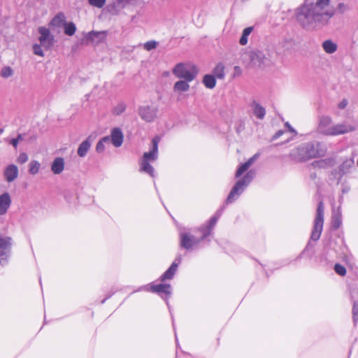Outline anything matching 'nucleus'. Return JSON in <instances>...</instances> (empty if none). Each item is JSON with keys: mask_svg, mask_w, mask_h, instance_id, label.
Instances as JSON below:
<instances>
[{"mask_svg": "<svg viewBox=\"0 0 358 358\" xmlns=\"http://www.w3.org/2000/svg\"><path fill=\"white\" fill-rule=\"evenodd\" d=\"M329 4L330 0H304L296 10V19L305 29H320L329 24L336 12L344 14L350 9L348 4L340 2L336 10H329Z\"/></svg>", "mask_w": 358, "mask_h": 358, "instance_id": "nucleus-1", "label": "nucleus"}, {"mask_svg": "<svg viewBox=\"0 0 358 358\" xmlns=\"http://www.w3.org/2000/svg\"><path fill=\"white\" fill-rule=\"evenodd\" d=\"M327 149L320 142H308L299 145L289 153V158L295 163L324 156Z\"/></svg>", "mask_w": 358, "mask_h": 358, "instance_id": "nucleus-2", "label": "nucleus"}, {"mask_svg": "<svg viewBox=\"0 0 358 358\" xmlns=\"http://www.w3.org/2000/svg\"><path fill=\"white\" fill-rule=\"evenodd\" d=\"M197 230L201 233V236L199 238L196 237L189 230L183 229L180 231L179 243L180 248L189 251L193 250L202 241H206L208 243L210 242V239L208 237L212 234L203 224Z\"/></svg>", "mask_w": 358, "mask_h": 358, "instance_id": "nucleus-3", "label": "nucleus"}, {"mask_svg": "<svg viewBox=\"0 0 358 358\" xmlns=\"http://www.w3.org/2000/svg\"><path fill=\"white\" fill-rule=\"evenodd\" d=\"M159 141V136L153 138L151 150L143 154V158L140 162V171L148 173L152 178L155 177V169L150 162H155L158 158V144Z\"/></svg>", "mask_w": 358, "mask_h": 358, "instance_id": "nucleus-4", "label": "nucleus"}, {"mask_svg": "<svg viewBox=\"0 0 358 358\" xmlns=\"http://www.w3.org/2000/svg\"><path fill=\"white\" fill-rule=\"evenodd\" d=\"M256 172L255 170L248 171L246 174L241 179H239L231 189L229 195L227 196L225 203L226 204H231L234 203L245 191L246 187L252 181Z\"/></svg>", "mask_w": 358, "mask_h": 358, "instance_id": "nucleus-5", "label": "nucleus"}, {"mask_svg": "<svg viewBox=\"0 0 358 358\" xmlns=\"http://www.w3.org/2000/svg\"><path fill=\"white\" fill-rule=\"evenodd\" d=\"M172 72L176 78L186 80L187 81L194 80L198 73L195 66L184 63L176 64L173 69Z\"/></svg>", "mask_w": 358, "mask_h": 358, "instance_id": "nucleus-6", "label": "nucleus"}, {"mask_svg": "<svg viewBox=\"0 0 358 358\" xmlns=\"http://www.w3.org/2000/svg\"><path fill=\"white\" fill-rule=\"evenodd\" d=\"M324 224V206L323 202L318 203L316 215L314 220V225L310 235V240L317 241L320 238Z\"/></svg>", "mask_w": 358, "mask_h": 358, "instance_id": "nucleus-7", "label": "nucleus"}, {"mask_svg": "<svg viewBox=\"0 0 358 358\" xmlns=\"http://www.w3.org/2000/svg\"><path fill=\"white\" fill-rule=\"evenodd\" d=\"M13 241L10 237H0V264L5 265L10 255Z\"/></svg>", "mask_w": 358, "mask_h": 358, "instance_id": "nucleus-8", "label": "nucleus"}, {"mask_svg": "<svg viewBox=\"0 0 358 358\" xmlns=\"http://www.w3.org/2000/svg\"><path fill=\"white\" fill-rule=\"evenodd\" d=\"M38 41L45 50H50L55 43V36L50 33L49 29L45 27H39L38 29Z\"/></svg>", "mask_w": 358, "mask_h": 358, "instance_id": "nucleus-9", "label": "nucleus"}, {"mask_svg": "<svg viewBox=\"0 0 358 358\" xmlns=\"http://www.w3.org/2000/svg\"><path fill=\"white\" fill-rule=\"evenodd\" d=\"M141 291H146V292H152L153 293H158V294H165L167 296H170L171 294V286L170 284H158V285H147L139 287L136 292H141ZM135 292V291L134 292Z\"/></svg>", "mask_w": 358, "mask_h": 358, "instance_id": "nucleus-10", "label": "nucleus"}, {"mask_svg": "<svg viewBox=\"0 0 358 358\" xmlns=\"http://www.w3.org/2000/svg\"><path fill=\"white\" fill-rule=\"evenodd\" d=\"M158 109L149 106H140L138 108V114L142 120L145 122H151L157 117Z\"/></svg>", "mask_w": 358, "mask_h": 358, "instance_id": "nucleus-11", "label": "nucleus"}, {"mask_svg": "<svg viewBox=\"0 0 358 358\" xmlns=\"http://www.w3.org/2000/svg\"><path fill=\"white\" fill-rule=\"evenodd\" d=\"M181 262L182 257L180 255H179L176 257L169 268L160 276L159 280L162 282H164L167 280H172L177 271L178 265L181 263Z\"/></svg>", "mask_w": 358, "mask_h": 358, "instance_id": "nucleus-12", "label": "nucleus"}, {"mask_svg": "<svg viewBox=\"0 0 358 358\" xmlns=\"http://www.w3.org/2000/svg\"><path fill=\"white\" fill-rule=\"evenodd\" d=\"M332 125V118L329 115H321L318 120L317 131L321 134L329 136Z\"/></svg>", "mask_w": 358, "mask_h": 358, "instance_id": "nucleus-13", "label": "nucleus"}, {"mask_svg": "<svg viewBox=\"0 0 358 358\" xmlns=\"http://www.w3.org/2000/svg\"><path fill=\"white\" fill-rule=\"evenodd\" d=\"M355 130V127L352 125L348 124L345 122H342L336 124H333L329 136H335L345 134Z\"/></svg>", "mask_w": 358, "mask_h": 358, "instance_id": "nucleus-14", "label": "nucleus"}, {"mask_svg": "<svg viewBox=\"0 0 358 358\" xmlns=\"http://www.w3.org/2000/svg\"><path fill=\"white\" fill-rule=\"evenodd\" d=\"M110 142L115 147L119 148L122 145L124 140V135L122 130L115 127L113 128L110 131Z\"/></svg>", "mask_w": 358, "mask_h": 358, "instance_id": "nucleus-15", "label": "nucleus"}, {"mask_svg": "<svg viewBox=\"0 0 358 358\" xmlns=\"http://www.w3.org/2000/svg\"><path fill=\"white\" fill-rule=\"evenodd\" d=\"M11 203V197L8 192H4L0 195V215L6 214Z\"/></svg>", "mask_w": 358, "mask_h": 358, "instance_id": "nucleus-16", "label": "nucleus"}, {"mask_svg": "<svg viewBox=\"0 0 358 358\" xmlns=\"http://www.w3.org/2000/svg\"><path fill=\"white\" fill-rule=\"evenodd\" d=\"M3 176L8 182H13L18 176V168L15 164H10L6 167Z\"/></svg>", "mask_w": 358, "mask_h": 358, "instance_id": "nucleus-17", "label": "nucleus"}, {"mask_svg": "<svg viewBox=\"0 0 358 358\" xmlns=\"http://www.w3.org/2000/svg\"><path fill=\"white\" fill-rule=\"evenodd\" d=\"M355 167V161L353 158L345 159L338 167V173L340 175L339 180L342 177L350 172V170Z\"/></svg>", "mask_w": 358, "mask_h": 358, "instance_id": "nucleus-18", "label": "nucleus"}, {"mask_svg": "<svg viewBox=\"0 0 358 358\" xmlns=\"http://www.w3.org/2000/svg\"><path fill=\"white\" fill-rule=\"evenodd\" d=\"M224 210V206L221 207L206 223L203 224L211 234H213V229Z\"/></svg>", "mask_w": 358, "mask_h": 358, "instance_id": "nucleus-19", "label": "nucleus"}, {"mask_svg": "<svg viewBox=\"0 0 358 358\" xmlns=\"http://www.w3.org/2000/svg\"><path fill=\"white\" fill-rule=\"evenodd\" d=\"M224 210V206L221 207L206 223L203 224L211 234H213V229Z\"/></svg>", "mask_w": 358, "mask_h": 358, "instance_id": "nucleus-20", "label": "nucleus"}, {"mask_svg": "<svg viewBox=\"0 0 358 358\" xmlns=\"http://www.w3.org/2000/svg\"><path fill=\"white\" fill-rule=\"evenodd\" d=\"M93 138L92 136H89L84 141H83L78 148V155L80 157H84L87 155L89 150L91 148Z\"/></svg>", "mask_w": 358, "mask_h": 358, "instance_id": "nucleus-21", "label": "nucleus"}, {"mask_svg": "<svg viewBox=\"0 0 358 358\" xmlns=\"http://www.w3.org/2000/svg\"><path fill=\"white\" fill-rule=\"evenodd\" d=\"M250 108L252 110L253 115L258 119L262 120L264 118L266 115V109L261 106L256 101H253L250 103Z\"/></svg>", "mask_w": 358, "mask_h": 358, "instance_id": "nucleus-22", "label": "nucleus"}, {"mask_svg": "<svg viewBox=\"0 0 358 358\" xmlns=\"http://www.w3.org/2000/svg\"><path fill=\"white\" fill-rule=\"evenodd\" d=\"M259 155L255 154L252 157H250L246 162L240 165L236 170V178H239L244 172H245L249 167L254 163L256 159L258 157Z\"/></svg>", "mask_w": 358, "mask_h": 358, "instance_id": "nucleus-23", "label": "nucleus"}, {"mask_svg": "<svg viewBox=\"0 0 358 358\" xmlns=\"http://www.w3.org/2000/svg\"><path fill=\"white\" fill-rule=\"evenodd\" d=\"M64 169V159L62 157H56L52 164L51 171L54 174H60Z\"/></svg>", "mask_w": 358, "mask_h": 358, "instance_id": "nucleus-24", "label": "nucleus"}, {"mask_svg": "<svg viewBox=\"0 0 358 358\" xmlns=\"http://www.w3.org/2000/svg\"><path fill=\"white\" fill-rule=\"evenodd\" d=\"M66 22V18L63 13H57L50 21V25L54 27H64Z\"/></svg>", "mask_w": 358, "mask_h": 358, "instance_id": "nucleus-25", "label": "nucleus"}, {"mask_svg": "<svg viewBox=\"0 0 358 358\" xmlns=\"http://www.w3.org/2000/svg\"><path fill=\"white\" fill-rule=\"evenodd\" d=\"M291 46V42L288 40H282L279 41L275 46V52L280 55H285Z\"/></svg>", "mask_w": 358, "mask_h": 358, "instance_id": "nucleus-26", "label": "nucleus"}, {"mask_svg": "<svg viewBox=\"0 0 358 358\" xmlns=\"http://www.w3.org/2000/svg\"><path fill=\"white\" fill-rule=\"evenodd\" d=\"M342 224V215L340 208L333 212L331 217V227L334 229H338Z\"/></svg>", "mask_w": 358, "mask_h": 358, "instance_id": "nucleus-27", "label": "nucleus"}, {"mask_svg": "<svg viewBox=\"0 0 358 358\" xmlns=\"http://www.w3.org/2000/svg\"><path fill=\"white\" fill-rule=\"evenodd\" d=\"M191 81H187L186 80H180L175 83L173 85V91L176 92H185L189 90V83Z\"/></svg>", "mask_w": 358, "mask_h": 358, "instance_id": "nucleus-28", "label": "nucleus"}, {"mask_svg": "<svg viewBox=\"0 0 358 358\" xmlns=\"http://www.w3.org/2000/svg\"><path fill=\"white\" fill-rule=\"evenodd\" d=\"M203 83L208 89H213L216 85V78L212 74H206L203 78Z\"/></svg>", "mask_w": 358, "mask_h": 358, "instance_id": "nucleus-29", "label": "nucleus"}, {"mask_svg": "<svg viewBox=\"0 0 358 358\" xmlns=\"http://www.w3.org/2000/svg\"><path fill=\"white\" fill-rule=\"evenodd\" d=\"M324 50L328 54H332L337 50V45L331 40H326L322 43Z\"/></svg>", "mask_w": 358, "mask_h": 358, "instance_id": "nucleus-30", "label": "nucleus"}, {"mask_svg": "<svg viewBox=\"0 0 358 358\" xmlns=\"http://www.w3.org/2000/svg\"><path fill=\"white\" fill-rule=\"evenodd\" d=\"M253 30V27H246L243 29V33H242V36L239 40V43L241 45H245L247 44L248 43V36L252 33Z\"/></svg>", "mask_w": 358, "mask_h": 358, "instance_id": "nucleus-31", "label": "nucleus"}, {"mask_svg": "<svg viewBox=\"0 0 358 358\" xmlns=\"http://www.w3.org/2000/svg\"><path fill=\"white\" fill-rule=\"evenodd\" d=\"M64 34L67 36H71L76 31V24L73 22H66L64 26Z\"/></svg>", "mask_w": 358, "mask_h": 358, "instance_id": "nucleus-32", "label": "nucleus"}, {"mask_svg": "<svg viewBox=\"0 0 358 358\" xmlns=\"http://www.w3.org/2000/svg\"><path fill=\"white\" fill-rule=\"evenodd\" d=\"M109 142H110V136H106L101 138L96 143V151L99 153L103 152V150H105L104 144L108 143Z\"/></svg>", "mask_w": 358, "mask_h": 358, "instance_id": "nucleus-33", "label": "nucleus"}, {"mask_svg": "<svg viewBox=\"0 0 358 358\" xmlns=\"http://www.w3.org/2000/svg\"><path fill=\"white\" fill-rule=\"evenodd\" d=\"M224 66L222 64L219 63L215 66L213 69L214 76L217 78L222 79L224 77Z\"/></svg>", "mask_w": 358, "mask_h": 358, "instance_id": "nucleus-34", "label": "nucleus"}, {"mask_svg": "<svg viewBox=\"0 0 358 358\" xmlns=\"http://www.w3.org/2000/svg\"><path fill=\"white\" fill-rule=\"evenodd\" d=\"M41 164L38 161L33 160L29 163V172L31 175H36L38 173Z\"/></svg>", "mask_w": 358, "mask_h": 358, "instance_id": "nucleus-35", "label": "nucleus"}, {"mask_svg": "<svg viewBox=\"0 0 358 358\" xmlns=\"http://www.w3.org/2000/svg\"><path fill=\"white\" fill-rule=\"evenodd\" d=\"M103 33H104L103 31H90L87 34V35L85 36V39L87 41H94L95 38H99V36L100 35H101Z\"/></svg>", "mask_w": 358, "mask_h": 358, "instance_id": "nucleus-36", "label": "nucleus"}, {"mask_svg": "<svg viewBox=\"0 0 358 358\" xmlns=\"http://www.w3.org/2000/svg\"><path fill=\"white\" fill-rule=\"evenodd\" d=\"M126 109V105L124 102L119 103L113 110L114 115H120L122 114Z\"/></svg>", "mask_w": 358, "mask_h": 358, "instance_id": "nucleus-37", "label": "nucleus"}, {"mask_svg": "<svg viewBox=\"0 0 358 358\" xmlns=\"http://www.w3.org/2000/svg\"><path fill=\"white\" fill-rule=\"evenodd\" d=\"M264 56L262 52H258L257 53H254L252 55V60L255 64L256 61L258 62V64L261 65V64L264 63Z\"/></svg>", "mask_w": 358, "mask_h": 358, "instance_id": "nucleus-38", "label": "nucleus"}, {"mask_svg": "<svg viewBox=\"0 0 358 358\" xmlns=\"http://www.w3.org/2000/svg\"><path fill=\"white\" fill-rule=\"evenodd\" d=\"M334 271L341 276H344L346 274V268L340 264H336L334 265Z\"/></svg>", "mask_w": 358, "mask_h": 358, "instance_id": "nucleus-39", "label": "nucleus"}, {"mask_svg": "<svg viewBox=\"0 0 358 358\" xmlns=\"http://www.w3.org/2000/svg\"><path fill=\"white\" fill-rule=\"evenodd\" d=\"M13 74V71L10 66L3 67L1 69V75L4 78H8Z\"/></svg>", "mask_w": 358, "mask_h": 358, "instance_id": "nucleus-40", "label": "nucleus"}, {"mask_svg": "<svg viewBox=\"0 0 358 358\" xmlns=\"http://www.w3.org/2000/svg\"><path fill=\"white\" fill-rule=\"evenodd\" d=\"M88 3L90 6L101 8L106 3V0H88Z\"/></svg>", "mask_w": 358, "mask_h": 358, "instance_id": "nucleus-41", "label": "nucleus"}, {"mask_svg": "<svg viewBox=\"0 0 358 358\" xmlns=\"http://www.w3.org/2000/svg\"><path fill=\"white\" fill-rule=\"evenodd\" d=\"M42 48H43V46L41 45V43L40 44H37V43L34 44L33 45V52H34V53L36 55L43 57L44 56V53H43Z\"/></svg>", "mask_w": 358, "mask_h": 358, "instance_id": "nucleus-42", "label": "nucleus"}, {"mask_svg": "<svg viewBox=\"0 0 358 358\" xmlns=\"http://www.w3.org/2000/svg\"><path fill=\"white\" fill-rule=\"evenodd\" d=\"M28 159H29V157L26 152H20L16 159V162L18 164H23L28 161Z\"/></svg>", "mask_w": 358, "mask_h": 358, "instance_id": "nucleus-43", "label": "nucleus"}, {"mask_svg": "<svg viewBox=\"0 0 358 358\" xmlns=\"http://www.w3.org/2000/svg\"><path fill=\"white\" fill-rule=\"evenodd\" d=\"M157 43L156 41H149L144 44V48L148 51H150L155 49L157 47Z\"/></svg>", "mask_w": 358, "mask_h": 358, "instance_id": "nucleus-44", "label": "nucleus"}, {"mask_svg": "<svg viewBox=\"0 0 358 358\" xmlns=\"http://www.w3.org/2000/svg\"><path fill=\"white\" fill-rule=\"evenodd\" d=\"M341 254L343 255V257H347L348 253V248L345 243L344 239H341Z\"/></svg>", "mask_w": 358, "mask_h": 358, "instance_id": "nucleus-45", "label": "nucleus"}, {"mask_svg": "<svg viewBox=\"0 0 358 358\" xmlns=\"http://www.w3.org/2000/svg\"><path fill=\"white\" fill-rule=\"evenodd\" d=\"M353 321L356 323L358 321V304L354 303L352 308Z\"/></svg>", "mask_w": 358, "mask_h": 358, "instance_id": "nucleus-46", "label": "nucleus"}, {"mask_svg": "<svg viewBox=\"0 0 358 358\" xmlns=\"http://www.w3.org/2000/svg\"><path fill=\"white\" fill-rule=\"evenodd\" d=\"M348 102L346 99H343L339 103H338V108L340 109H344L347 105H348Z\"/></svg>", "mask_w": 358, "mask_h": 358, "instance_id": "nucleus-47", "label": "nucleus"}, {"mask_svg": "<svg viewBox=\"0 0 358 358\" xmlns=\"http://www.w3.org/2000/svg\"><path fill=\"white\" fill-rule=\"evenodd\" d=\"M284 134L283 130H278L273 136V139L275 140L280 138Z\"/></svg>", "mask_w": 358, "mask_h": 358, "instance_id": "nucleus-48", "label": "nucleus"}, {"mask_svg": "<svg viewBox=\"0 0 358 358\" xmlns=\"http://www.w3.org/2000/svg\"><path fill=\"white\" fill-rule=\"evenodd\" d=\"M19 141L15 138H11L10 141V144H11L15 148H17L18 145Z\"/></svg>", "mask_w": 358, "mask_h": 358, "instance_id": "nucleus-49", "label": "nucleus"}, {"mask_svg": "<svg viewBox=\"0 0 358 358\" xmlns=\"http://www.w3.org/2000/svg\"><path fill=\"white\" fill-rule=\"evenodd\" d=\"M285 127L288 128L289 131L296 134V131L292 127V126L288 122H286L285 124Z\"/></svg>", "mask_w": 358, "mask_h": 358, "instance_id": "nucleus-50", "label": "nucleus"}, {"mask_svg": "<svg viewBox=\"0 0 358 358\" xmlns=\"http://www.w3.org/2000/svg\"><path fill=\"white\" fill-rule=\"evenodd\" d=\"M19 142L22 141L24 140V134H19L15 138Z\"/></svg>", "mask_w": 358, "mask_h": 358, "instance_id": "nucleus-51", "label": "nucleus"}, {"mask_svg": "<svg viewBox=\"0 0 358 358\" xmlns=\"http://www.w3.org/2000/svg\"><path fill=\"white\" fill-rule=\"evenodd\" d=\"M112 294L108 295L104 299H103L101 302V303H103L108 299H109L111 296Z\"/></svg>", "mask_w": 358, "mask_h": 358, "instance_id": "nucleus-52", "label": "nucleus"}, {"mask_svg": "<svg viewBox=\"0 0 358 358\" xmlns=\"http://www.w3.org/2000/svg\"><path fill=\"white\" fill-rule=\"evenodd\" d=\"M349 189H350V188H349V187L343 188V189H342V192H343V194H344V193H347V192L349 191Z\"/></svg>", "mask_w": 358, "mask_h": 358, "instance_id": "nucleus-53", "label": "nucleus"}, {"mask_svg": "<svg viewBox=\"0 0 358 358\" xmlns=\"http://www.w3.org/2000/svg\"><path fill=\"white\" fill-rule=\"evenodd\" d=\"M310 243L309 242V243L307 244V245H306V248L304 249V250L303 251V252L301 253V255H302V254H303L306 250H307L308 249V248H309V246H310Z\"/></svg>", "mask_w": 358, "mask_h": 358, "instance_id": "nucleus-54", "label": "nucleus"}, {"mask_svg": "<svg viewBox=\"0 0 358 358\" xmlns=\"http://www.w3.org/2000/svg\"><path fill=\"white\" fill-rule=\"evenodd\" d=\"M119 3H127L129 0H118Z\"/></svg>", "mask_w": 358, "mask_h": 358, "instance_id": "nucleus-55", "label": "nucleus"}, {"mask_svg": "<svg viewBox=\"0 0 358 358\" xmlns=\"http://www.w3.org/2000/svg\"><path fill=\"white\" fill-rule=\"evenodd\" d=\"M3 132V128H0V134H2Z\"/></svg>", "mask_w": 358, "mask_h": 358, "instance_id": "nucleus-56", "label": "nucleus"}, {"mask_svg": "<svg viewBox=\"0 0 358 358\" xmlns=\"http://www.w3.org/2000/svg\"><path fill=\"white\" fill-rule=\"evenodd\" d=\"M172 322H173V323H172V325H173V329H174V328H175V326H174V321H173V317H172Z\"/></svg>", "mask_w": 358, "mask_h": 358, "instance_id": "nucleus-57", "label": "nucleus"}, {"mask_svg": "<svg viewBox=\"0 0 358 358\" xmlns=\"http://www.w3.org/2000/svg\"><path fill=\"white\" fill-rule=\"evenodd\" d=\"M175 336H176V340L177 341L178 340V338L176 337V334H175Z\"/></svg>", "mask_w": 358, "mask_h": 358, "instance_id": "nucleus-58", "label": "nucleus"}, {"mask_svg": "<svg viewBox=\"0 0 358 358\" xmlns=\"http://www.w3.org/2000/svg\"><path fill=\"white\" fill-rule=\"evenodd\" d=\"M357 166H358V162H357Z\"/></svg>", "mask_w": 358, "mask_h": 358, "instance_id": "nucleus-59", "label": "nucleus"}]
</instances>
